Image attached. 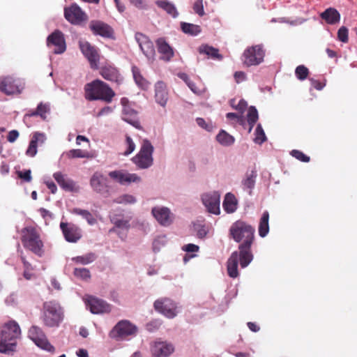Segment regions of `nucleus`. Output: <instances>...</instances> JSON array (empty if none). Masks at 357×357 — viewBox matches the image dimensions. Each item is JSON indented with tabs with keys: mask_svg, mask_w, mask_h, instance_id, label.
Segmentation results:
<instances>
[{
	"mask_svg": "<svg viewBox=\"0 0 357 357\" xmlns=\"http://www.w3.org/2000/svg\"><path fill=\"white\" fill-rule=\"evenodd\" d=\"M153 307L155 311L168 319L175 318L180 312V307L172 299L162 297L155 301Z\"/></svg>",
	"mask_w": 357,
	"mask_h": 357,
	"instance_id": "obj_7",
	"label": "nucleus"
},
{
	"mask_svg": "<svg viewBox=\"0 0 357 357\" xmlns=\"http://www.w3.org/2000/svg\"><path fill=\"white\" fill-rule=\"evenodd\" d=\"M89 29L96 36H100L105 38H114V30L107 23L100 20H92L89 24Z\"/></svg>",
	"mask_w": 357,
	"mask_h": 357,
	"instance_id": "obj_21",
	"label": "nucleus"
},
{
	"mask_svg": "<svg viewBox=\"0 0 357 357\" xmlns=\"http://www.w3.org/2000/svg\"><path fill=\"white\" fill-rule=\"evenodd\" d=\"M216 141L222 146H228L234 143L233 135H216Z\"/></svg>",
	"mask_w": 357,
	"mask_h": 357,
	"instance_id": "obj_46",
	"label": "nucleus"
},
{
	"mask_svg": "<svg viewBox=\"0 0 357 357\" xmlns=\"http://www.w3.org/2000/svg\"><path fill=\"white\" fill-rule=\"evenodd\" d=\"M226 116L227 119L236 121L239 123H241L243 121L241 116H238L236 114L232 112L227 113Z\"/></svg>",
	"mask_w": 357,
	"mask_h": 357,
	"instance_id": "obj_62",
	"label": "nucleus"
},
{
	"mask_svg": "<svg viewBox=\"0 0 357 357\" xmlns=\"http://www.w3.org/2000/svg\"><path fill=\"white\" fill-rule=\"evenodd\" d=\"M257 177V171L252 169L250 172H247L241 180V187L242 190L246 192L249 195H252V190L255 186Z\"/></svg>",
	"mask_w": 357,
	"mask_h": 357,
	"instance_id": "obj_26",
	"label": "nucleus"
},
{
	"mask_svg": "<svg viewBox=\"0 0 357 357\" xmlns=\"http://www.w3.org/2000/svg\"><path fill=\"white\" fill-rule=\"evenodd\" d=\"M155 101L162 107H165L168 100V92L167 86L162 81L158 82L155 85Z\"/></svg>",
	"mask_w": 357,
	"mask_h": 357,
	"instance_id": "obj_28",
	"label": "nucleus"
},
{
	"mask_svg": "<svg viewBox=\"0 0 357 357\" xmlns=\"http://www.w3.org/2000/svg\"><path fill=\"white\" fill-rule=\"evenodd\" d=\"M73 273L75 277L84 280H88L91 278L90 271L86 268H75Z\"/></svg>",
	"mask_w": 357,
	"mask_h": 357,
	"instance_id": "obj_47",
	"label": "nucleus"
},
{
	"mask_svg": "<svg viewBox=\"0 0 357 357\" xmlns=\"http://www.w3.org/2000/svg\"><path fill=\"white\" fill-rule=\"evenodd\" d=\"M155 3L159 8L165 10L169 15H172L173 17H176L178 16V13L173 3L167 1H157Z\"/></svg>",
	"mask_w": 357,
	"mask_h": 357,
	"instance_id": "obj_37",
	"label": "nucleus"
},
{
	"mask_svg": "<svg viewBox=\"0 0 357 357\" xmlns=\"http://www.w3.org/2000/svg\"><path fill=\"white\" fill-rule=\"evenodd\" d=\"M54 178L60 185V187L68 192H78L79 190V186L67 175L62 174L60 172H55L53 174Z\"/></svg>",
	"mask_w": 357,
	"mask_h": 357,
	"instance_id": "obj_25",
	"label": "nucleus"
},
{
	"mask_svg": "<svg viewBox=\"0 0 357 357\" xmlns=\"http://www.w3.org/2000/svg\"><path fill=\"white\" fill-rule=\"evenodd\" d=\"M236 109L238 110L241 113H243L247 108V102L244 100H241L236 106L232 105Z\"/></svg>",
	"mask_w": 357,
	"mask_h": 357,
	"instance_id": "obj_63",
	"label": "nucleus"
},
{
	"mask_svg": "<svg viewBox=\"0 0 357 357\" xmlns=\"http://www.w3.org/2000/svg\"><path fill=\"white\" fill-rule=\"evenodd\" d=\"M199 248L198 245L189 243L183 246L182 250L187 252H198Z\"/></svg>",
	"mask_w": 357,
	"mask_h": 357,
	"instance_id": "obj_60",
	"label": "nucleus"
},
{
	"mask_svg": "<svg viewBox=\"0 0 357 357\" xmlns=\"http://www.w3.org/2000/svg\"><path fill=\"white\" fill-rule=\"evenodd\" d=\"M132 73L136 84L143 90L149 89L150 83L142 75L139 69L132 66Z\"/></svg>",
	"mask_w": 357,
	"mask_h": 357,
	"instance_id": "obj_35",
	"label": "nucleus"
},
{
	"mask_svg": "<svg viewBox=\"0 0 357 357\" xmlns=\"http://www.w3.org/2000/svg\"><path fill=\"white\" fill-rule=\"evenodd\" d=\"M29 338L40 348L47 351H53L54 347L49 342L43 330L36 326H33L29 331Z\"/></svg>",
	"mask_w": 357,
	"mask_h": 357,
	"instance_id": "obj_17",
	"label": "nucleus"
},
{
	"mask_svg": "<svg viewBox=\"0 0 357 357\" xmlns=\"http://www.w3.org/2000/svg\"><path fill=\"white\" fill-rule=\"evenodd\" d=\"M84 89V98L89 101L99 100L109 103L116 95L107 84L100 79L86 84Z\"/></svg>",
	"mask_w": 357,
	"mask_h": 357,
	"instance_id": "obj_2",
	"label": "nucleus"
},
{
	"mask_svg": "<svg viewBox=\"0 0 357 357\" xmlns=\"http://www.w3.org/2000/svg\"><path fill=\"white\" fill-rule=\"evenodd\" d=\"M194 227L197 232V236L199 238H205L209 231L208 227L205 225L195 224Z\"/></svg>",
	"mask_w": 357,
	"mask_h": 357,
	"instance_id": "obj_49",
	"label": "nucleus"
},
{
	"mask_svg": "<svg viewBox=\"0 0 357 357\" xmlns=\"http://www.w3.org/2000/svg\"><path fill=\"white\" fill-rule=\"evenodd\" d=\"M137 202V199L134 195L127 193L122 194L113 200L114 203L123 205H132Z\"/></svg>",
	"mask_w": 357,
	"mask_h": 357,
	"instance_id": "obj_36",
	"label": "nucleus"
},
{
	"mask_svg": "<svg viewBox=\"0 0 357 357\" xmlns=\"http://www.w3.org/2000/svg\"><path fill=\"white\" fill-rule=\"evenodd\" d=\"M188 86L194 93L197 95H201L205 92L204 88L197 86L192 81L189 83Z\"/></svg>",
	"mask_w": 357,
	"mask_h": 357,
	"instance_id": "obj_58",
	"label": "nucleus"
},
{
	"mask_svg": "<svg viewBox=\"0 0 357 357\" xmlns=\"http://www.w3.org/2000/svg\"><path fill=\"white\" fill-rule=\"evenodd\" d=\"M234 78L237 83L245 79V74L242 71H237L234 73Z\"/></svg>",
	"mask_w": 357,
	"mask_h": 357,
	"instance_id": "obj_64",
	"label": "nucleus"
},
{
	"mask_svg": "<svg viewBox=\"0 0 357 357\" xmlns=\"http://www.w3.org/2000/svg\"><path fill=\"white\" fill-rule=\"evenodd\" d=\"M67 155L69 158H85L86 156L85 152L81 149H72L68 152Z\"/></svg>",
	"mask_w": 357,
	"mask_h": 357,
	"instance_id": "obj_55",
	"label": "nucleus"
},
{
	"mask_svg": "<svg viewBox=\"0 0 357 357\" xmlns=\"http://www.w3.org/2000/svg\"><path fill=\"white\" fill-rule=\"evenodd\" d=\"M5 303L9 306H13L17 303V295L15 294H10L5 299Z\"/></svg>",
	"mask_w": 357,
	"mask_h": 357,
	"instance_id": "obj_61",
	"label": "nucleus"
},
{
	"mask_svg": "<svg viewBox=\"0 0 357 357\" xmlns=\"http://www.w3.org/2000/svg\"><path fill=\"white\" fill-rule=\"evenodd\" d=\"M0 91L7 95L20 93L17 81L10 76L0 77Z\"/></svg>",
	"mask_w": 357,
	"mask_h": 357,
	"instance_id": "obj_24",
	"label": "nucleus"
},
{
	"mask_svg": "<svg viewBox=\"0 0 357 357\" xmlns=\"http://www.w3.org/2000/svg\"><path fill=\"white\" fill-rule=\"evenodd\" d=\"M199 52L200 54H206L208 58L215 60L221 61L223 59L222 54L219 53V50L212 46L208 45H202L199 47Z\"/></svg>",
	"mask_w": 357,
	"mask_h": 357,
	"instance_id": "obj_31",
	"label": "nucleus"
},
{
	"mask_svg": "<svg viewBox=\"0 0 357 357\" xmlns=\"http://www.w3.org/2000/svg\"><path fill=\"white\" fill-rule=\"evenodd\" d=\"M155 43L158 51L161 54L160 59L165 61H169L174 54L172 47L162 38H158Z\"/></svg>",
	"mask_w": 357,
	"mask_h": 357,
	"instance_id": "obj_27",
	"label": "nucleus"
},
{
	"mask_svg": "<svg viewBox=\"0 0 357 357\" xmlns=\"http://www.w3.org/2000/svg\"><path fill=\"white\" fill-rule=\"evenodd\" d=\"M111 222L116 227L128 231L130 227L129 220L120 218L117 216H113L110 219Z\"/></svg>",
	"mask_w": 357,
	"mask_h": 357,
	"instance_id": "obj_43",
	"label": "nucleus"
},
{
	"mask_svg": "<svg viewBox=\"0 0 357 357\" xmlns=\"http://www.w3.org/2000/svg\"><path fill=\"white\" fill-rule=\"evenodd\" d=\"M135 40L137 42L144 54L149 59H152L155 54V48L152 41L142 33H135Z\"/></svg>",
	"mask_w": 357,
	"mask_h": 357,
	"instance_id": "obj_23",
	"label": "nucleus"
},
{
	"mask_svg": "<svg viewBox=\"0 0 357 357\" xmlns=\"http://www.w3.org/2000/svg\"><path fill=\"white\" fill-rule=\"evenodd\" d=\"M84 301L86 308L94 314L109 313L112 310L111 305L106 301L92 296H87Z\"/></svg>",
	"mask_w": 357,
	"mask_h": 357,
	"instance_id": "obj_14",
	"label": "nucleus"
},
{
	"mask_svg": "<svg viewBox=\"0 0 357 357\" xmlns=\"http://www.w3.org/2000/svg\"><path fill=\"white\" fill-rule=\"evenodd\" d=\"M48 47H54V54H62L66 51V45L63 33L59 30H55L47 38Z\"/></svg>",
	"mask_w": 357,
	"mask_h": 357,
	"instance_id": "obj_20",
	"label": "nucleus"
},
{
	"mask_svg": "<svg viewBox=\"0 0 357 357\" xmlns=\"http://www.w3.org/2000/svg\"><path fill=\"white\" fill-rule=\"evenodd\" d=\"M74 214L82 216L84 219H85L89 225H93L96 223V220L93 218V215L87 210L81 209V208H74L73 211Z\"/></svg>",
	"mask_w": 357,
	"mask_h": 357,
	"instance_id": "obj_41",
	"label": "nucleus"
},
{
	"mask_svg": "<svg viewBox=\"0 0 357 357\" xmlns=\"http://www.w3.org/2000/svg\"><path fill=\"white\" fill-rule=\"evenodd\" d=\"M321 17L328 24H334L340 21V15L336 9L329 8L321 14Z\"/></svg>",
	"mask_w": 357,
	"mask_h": 357,
	"instance_id": "obj_30",
	"label": "nucleus"
},
{
	"mask_svg": "<svg viewBox=\"0 0 357 357\" xmlns=\"http://www.w3.org/2000/svg\"><path fill=\"white\" fill-rule=\"evenodd\" d=\"M50 112V106L47 104L40 103L36 110L26 115V117H31L33 116H40L41 119L45 120L47 114Z\"/></svg>",
	"mask_w": 357,
	"mask_h": 357,
	"instance_id": "obj_38",
	"label": "nucleus"
},
{
	"mask_svg": "<svg viewBox=\"0 0 357 357\" xmlns=\"http://www.w3.org/2000/svg\"><path fill=\"white\" fill-rule=\"evenodd\" d=\"M123 105L122 119L139 130H142L140 122L137 117V112L132 107V104L126 98L121 100Z\"/></svg>",
	"mask_w": 357,
	"mask_h": 357,
	"instance_id": "obj_15",
	"label": "nucleus"
},
{
	"mask_svg": "<svg viewBox=\"0 0 357 357\" xmlns=\"http://www.w3.org/2000/svg\"><path fill=\"white\" fill-rule=\"evenodd\" d=\"M100 75L102 77L111 82H118L119 73L116 68L112 66H105L101 68Z\"/></svg>",
	"mask_w": 357,
	"mask_h": 357,
	"instance_id": "obj_34",
	"label": "nucleus"
},
{
	"mask_svg": "<svg viewBox=\"0 0 357 357\" xmlns=\"http://www.w3.org/2000/svg\"><path fill=\"white\" fill-rule=\"evenodd\" d=\"M108 176L114 181L122 185H129L131 183H139L141 177L135 173H130L125 169L114 170L109 172Z\"/></svg>",
	"mask_w": 357,
	"mask_h": 357,
	"instance_id": "obj_10",
	"label": "nucleus"
},
{
	"mask_svg": "<svg viewBox=\"0 0 357 357\" xmlns=\"http://www.w3.org/2000/svg\"><path fill=\"white\" fill-rule=\"evenodd\" d=\"M45 141V135H33L29 142L26 154L29 157L35 156L37 153V149L42 146Z\"/></svg>",
	"mask_w": 357,
	"mask_h": 357,
	"instance_id": "obj_29",
	"label": "nucleus"
},
{
	"mask_svg": "<svg viewBox=\"0 0 357 357\" xmlns=\"http://www.w3.org/2000/svg\"><path fill=\"white\" fill-rule=\"evenodd\" d=\"M126 145L127 148L125 152L123 153V155H128L135 151V144L129 136H127L126 139Z\"/></svg>",
	"mask_w": 357,
	"mask_h": 357,
	"instance_id": "obj_53",
	"label": "nucleus"
},
{
	"mask_svg": "<svg viewBox=\"0 0 357 357\" xmlns=\"http://www.w3.org/2000/svg\"><path fill=\"white\" fill-rule=\"evenodd\" d=\"M137 327L128 320L119 321L110 332V337L116 340H123L129 336L135 335Z\"/></svg>",
	"mask_w": 357,
	"mask_h": 357,
	"instance_id": "obj_8",
	"label": "nucleus"
},
{
	"mask_svg": "<svg viewBox=\"0 0 357 357\" xmlns=\"http://www.w3.org/2000/svg\"><path fill=\"white\" fill-rule=\"evenodd\" d=\"M43 323L48 327H58L63 319V312L60 305L55 301L44 303Z\"/></svg>",
	"mask_w": 357,
	"mask_h": 357,
	"instance_id": "obj_4",
	"label": "nucleus"
},
{
	"mask_svg": "<svg viewBox=\"0 0 357 357\" xmlns=\"http://www.w3.org/2000/svg\"><path fill=\"white\" fill-rule=\"evenodd\" d=\"M89 184L93 192L105 195L109 193V185L107 176L100 172H95L90 178Z\"/></svg>",
	"mask_w": 357,
	"mask_h": 357,
	"instance_id": "obj_12",
	"label": "nucleus"
},
{
	"mask_svg": "<svg viewBox=\"0 0 357 357\" xmlns=\"http://www.w3.org/2000/svg\"><path fill=\"white\" fill-rule=\"evenodd\" d=\"M194 11L199 15L202 16L204 14L203 0H196L193 6Z\"/></svg>",
	"mask_w": 357,
	"mask_h": 357,
	"instance_id": "obj_56",
	"label": "nucleus"
},
{
	"mask_svg": "<svg viewBox=\"0 0 357 357\" xmlns=\"http://www.w3.org/2000/svg\"><path fill=\"white\" fill-rule=\"evenodd\" d=\"M18 176L23 179L26 182H30L32 180L31 177V172L30 169H26L24 171H19L17 172Z\"/></svg>",
	"mask_w": 357,
	"mask_h": 357,
	"instance_id": "obj_57",
	"label": "nucleus"
},
{
	"mask_svg": "<svg viewBox=\"0 0 357 357\" xmlns=\"http://www.w3.org/2000/svg\"><path fill=\"white\" fill-rule=\"evenodd\" d=\"M290 154L298 160L299 161L303 162H307L310 161V157L305 155L303 152L298 151V150H292L290 153Z\"/></svg>",
	"mask_w": 357,
	"mask_h": 357,
	"instance_id": "obj_51",
	"label": "nucleus"
},
{
	"mask_svg": "<svg viewBox=\"0 0 357 357\" xmlns=\"http://www.w3.org/2000/svg\"><path fill=\"white\" fill-rule=\"evenodd\" d=\"M259 116L258 112L255 107L250 106L248 109V114H247V121L248 123V132H250L252 127L255 125L257 121H258Z\"/></svg>",
	"mask_w": 357,
	"mask_h": 357,
	"instance_id": "obj_39",
	"label": "nucleus"
},
{
	"mask_svg": "<svg viewBox=\"0 0 357 357\" xmlns=\"http://www.w3.org/2000/svg\"><path fill=\"white\" fill-rule=\"evenodd\" d=\"M181 27L185 33L196 36L201 32L200 26L196 24L181 22Z\"/></svg>",
	"mask_w": 357,
	"mask_h": 357,
	"instance_id": "obj_42",
	"label": "nucleus"
},
{
	"mask_svg": "<svg viewBox=\"0 0 357 357\" xmlns=\"http://www.w3.org/2000/svg\"><path fill=\"white\" fill-rule=\"evenodd\" d=\"M59 227L65 240L69 243H77L82 236L81 229L73 223L61 222Z\"/></svg>",
	"mask_w": 357,
	"mask_h": 357,
	"instance_id": "obj_19",
	"label": "nucleus"
},
{
	"mask_svg": "<svg viewBox=\"0 0 357 357\" xmlns=\"http://www.w3.org/2000/svg\"><path fill=\"white\" fill-rule=\"evenodd\" d=\"M79 47L82 53L89 62L91 68L97 69L100 61L98 49L88 41H79Z\"/></svg>",
	"mask_w": 357,
	"mask_h": 357,
	"instance_id": "obj_13",
	"label": "nucleus"
},
{
	"mask_svg": "<svg viewBox=\"0 0 357 357\" xmlns=\"http://www.w3.org/2000/svg\"><path fill=\"white\" fill-rule=\"evenodd\" d=\"M21 330L18 324L13 320L5 323L0 332V352L14 351L17 340L20 337Z\"/></svg>",
	"mask_w": 357,
	"mask_h": 357,
	"instance_id": "obj_3",
	"label": "nucleus"
},
{
	"mask_svg": "<svg viewBox=\"0 0 357 357\" xmlns=\"http://www.w3.org/2000/svg\"><path fill=\"white\" fill-rule=\"evenodd\" d=\"M310 82L311 83V85L317 90H321L324 89V87L326 86V83L321 82L319 80H317L314 78H310Z\"/></svg>",
	"mask_w": 357,
	"mask_h": 357,
	"instance_id": "obj_59",
	"label": "nucleus"
},
{
	"mask_svg": "<svg viewBox=\"0 0 357 357\" xmlns=\"http://www.w3.org/2000/svg\"><path fill=\"white\" fill-rule=\"evenodd\" d=\"M255 228L243 220L234 222L229 228V235L236 243H239L238 252L231 253L227 260V273L229 277L238 276V262L241 268L247 267L253 259L251 246L255 241Z\"/></svg>",
	"mask_w": 357,
	"mask_h": 357,
	"instance_id": "obj_1",
	"label": "nucleus"
},
{
	"mask_svg": "<svg viewBox=\"0 0 357 357\" xmlns=\"http://www.w3.org/2000/svg\"><path fill=\"white\" fill-rule=\"evenodd\" d=\"M264 54V51L261 45L250 47L243 52V63L247 66L259 65L263 61Z\"/></svg>",
	"mask_w": 357,
	"mask_h": 357,
	"instance_id": "obj_11",
	"label": "nucleus"
},
{
	"mask_svg": "<svg viewBox=\"0 0 357 357\" xmlns=\"http://www.w3.org/2000/svg\"><path fill=\"white\" fill-rule=\"evenodd\" d=\"M167 243V238L165 235L157 236L153 242V250L155 252H159L160 249Z\"/></svg>",
	"mask_w": 357,
	"mask_h": 357,
	"instance_id": "obj_44",
	"label": "nucleus"
},
{
	"mask_svg": "<svg viewBox=\"0 0 357 357\" xmlns=\"http://www.w3.org/2000/svg\"><path fill=\"white\" fill-rule=\"evenodd\" d=\"M295 75L299 80L305 79L309 75V70L303 65H300L295 70Z\"/></svg>",
	"mask_w": 357,
	"mask_h": 357,
	"instance_id": "obj_48",
	"label": "nucleus"
},
{
	"mask_svg": "<svg viewBox=\"0 0 357 357\" xmlns=\"http://www.w3.org/2000/svg\"><path fill=\"white\" fill-rule=\"evenodd\" d=\"M162 324V320L159 319H153L146 324V328L148 331L152 333L159 329Z\"/></svg>",
	"mask_w": 357,
	"mask_h": 357,
	"instance_id": "obj_50",
	"label": "nucleus"
},
{
	"mask_svg": "<svg viewBox=\"0 0 357 357\" xmlns=\"http://www.w3.org/2000/svg\"><path fill=\"white\" fill-rule=\"evenodd\" d=\"M64 17L70 24L80 25L88 19L86 14L76 3L64 8Z\"/></svg>",
	"mask_w": 357,
	"mask_h": 357,
	"instance_id": "obj_16",
	"label": "nucleus"
},
{
	"mask_svg": "<svg viewBox=\"0 0 357 357\" xmlns=\"http://www.w3.org/2000/svg\"><path fill=\"white\" fill-rule=\"evenodd\" d=\"M22 241L24 248L30 250L38 256H42L43 243L40 235L33 227H26L22 230Z\"/></svg>",
	"mask_w": 357,
	"mask_h": 357,
	"instance_id": "obj_5",
	"label": "nucleus"
},
{
	"mask_svg": "<svg viewBox=\"0 0 357 357\" xmlns=\"http://www.w3.org/2000/svg\"><path fill=\"white\" fill-rule=\"evenodd\" d=\"M153 151L154 147L151 143L149 140L144 139L139 153L132 159L133 163L141 169L149 168L153 163Z\"/></svg>",
	"mask_w": 357,
	"mask_h": 357,
	"instance_id": "obj_6",
	"label": "nucleus"
},
{
	"mask_svg": "<svg viewBox=\"0 0 357 357\" xmlns=\"http://www.w3.org/2000/svg\"><path fill=\"white\" fill-rule=\"evenodd\" d=\"M225 211L228 213H232L237 209V200L231 192L227 193L222 204Z\"/></svg>",
	"mask_w": 357,
	"mask_h": 357,
	"instance_id": "obj_33",
	"label": "nucleus"
},
{
	"mask_svg": "<svg viewBox=\"0 0 357 357\" xmlns=\"http://www.w3.org/2000/svg\"><path fill=\"white\" fill-rule=\"evenodd\" d=\"M196 122L199 126L205 129L207 132H211L213 128V125L211 123H206V121L202 118H197L196 119Z\"/></svg>",
	"mask_w": 357,
	"mask_h": 357,
	"instance_id": "obj_54",
	"label": "nucleus"
},
{
	"mask_svg": "<svg viewBox=\"0 0 357 357\" xmlns=\"http://www.w3.org/2000/svg\"><path fill=\"white\" fill-rule=\"evenodd\" d=\"M202 201L209 213L220 214V195L218 192L213 191L202 195Z\"/></svg>",
	"mask_w": 357,
	"mask_h": 357,
	"instance_id": "obj_18",
	"label": "nucleus"
},
{
	"mask_svg": "<svg viewBox=\"0 0 357 357\" xmlns=\"http://www.w3.org/2000/svg\"><path fill=\"white\" fill-rule=\"evenodd\" d=\"M96 259V255L93 252H89L82 256H77L72 258V261L82 265H87L92 263Z\"/></svg>",
	"mask_w": 357,
	"mask_h": 357,
	"instance_id": "obj_40",
	"label": "nucleus"
},
{
	"mask_svg": "<svg viewBox=\"0 0 357 357\" xmlns=\"http://www.w3.org/2000/svg\"><path fill=\"white\" fill-rule=\"evenodd\" d=\"M132 227L144 233H146L149 231V222L143 219L135 220L132 222Z\"/></svg>",
	"mask_w": 357,
	"mask_h": 357,
	"instance_id": "obj_45",
	"label": "nucleus"
},
{
	"mask_svg": "<svg viewBox=\"0 0 357 357\" xmlns=\"http://www.w3.org/2000/svg\"><path fill=\"white\" fill-rule=\"evenodd\" d=\"M269 213L267 211H264L259 222L258 232L261 238L266 237L269 232Z\"/></svg>",
	"mask_w": 357,
	"mask_h": 357,
	"instance_id": "obj_32",
	"label": "nucleus"
},
{
	"mask_svg": "<svg viewBox=\"0 0 357 357\" xmlns=\"http://www.w3.org/2000/svg\"><path fill=\"white\" fill-rule=\"evenodd\" d=\"M151 213L158 223L162 227L170 226L175 220V215L169 208L165 206H153Z\"/></svg>",
	"mask_w": 357,
	"mask_h": 357,
	"instance_id": "obj_9",
	"label": "nucleus"
},
{
	"mask_svg": "<svg viewBox=\"0 0 357 357\" xmlns=\"http://www.w3.org/2000/svg\"><path fill=\"white\" fill-rule=\"evenodd\" d=\"M174 350L172 344L158 340L151 344V354L153 357H168Z\"/></svg>",
	"mask_w": 357,
	"mask_h": 357,
	"instance_id": "obj_22",
	"label": "nucleus"
},
{
	"mask_svg": "<svg viewBox=\"0 0 357 357\" xmlns=\"http://www.w3.org/2000/svg\"><path fill=\"white\" fill-rule=\"evenodd\" d=\"M348 29L346 26H341L337 31V38L342 43L348 42Z\"/></svg>",
	"mask_w": 357,
	"mask_h": 357,
	"instance_id": "obj_52",
	"label": "nucleus"
}]
</instances>
